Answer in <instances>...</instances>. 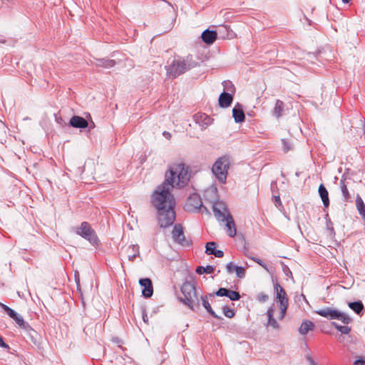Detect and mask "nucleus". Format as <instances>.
Returning <instances> with one entry per match:
<instances>
[{
	"instance_id": "nucleus-1",
	"label": "nucleus",
	"mask_w": 365,
	"mask_h": 365,
	"mask_svg": "<svg viewBox=\"0 0 365 365\" xmlns=\"http://www.w3.org/2000/svg\"><path fill=\"white\" fill-rule=\"evenodd\" d=\"M175 178H178L177 185L180 187L188 182L190 175L183 163L170 169L169 175H165V181L158 186L151 196V203L158 211V222L161 228L170 227L175 220V201L170 192Z\"/></svg>"
},
{
	"instance_id": "nucleus-2",
	"label": "nucleus",
	"mask_w": 365,
	"mask_h": 365,
	"mask_svg": "<svg viewBox=\"0 0 365 365\" xmlns=\"http://www.w3.org/2000/svg\"><path fill=\"white\" fill-rule=\"evenodd\" d=\"M314 313L329 320H339L345 325H340L336 322H331V326L342 334H349L351 330L347 324L352 322V319L345 312L331 307H324L314 311Z\"/></svg>"
},
{
	"instance_id": "nucleus-3",
	"label": "nucleus",
	"mask_w": 365,
	"mask_h": 365,
	"mask_svg": "<svg viewBox=\"0 0 365 365\" xmlns=\"http://www.w3.org/2000/svg\"><path fill=\"white\" fill-rule=\"evenodd\" d=\"M198 63L193 59L192 55L185 58L175 59L172 63L166 68L167 76L171 78H175L186 71L196 67Z\"/></svg>"
},
{
	"instance_id": "nucleus-4",
	"label": "nucleus",
	"mask_w": 365,
	"mask_h": 365,
	"mask_svg": "<svg viewBox=\"0 0 365 365\" xmlns=\"http://www.w3.org/2000/svg\"><path fill=\"white\" fill-rule=\"evenodd\" d=\"M181 292L184 297L180 298V301L184 304L193 311L199 309L200 302L194 282H185L181 287Z\"/></svg>"
},
{
	"instance_id": "nucleus-5",
	"label": "nucleus",
	"mask_w": 365,
	"mask_h": 365,
	"mask_svg": "<svg viewBox=\"0 0 365 365\" xmlns=\"http://www.w3.org/2000/svg\"><path fill=\"white\" fill-rule=\"evenodd\" d=\"M230 162L229 155H223L219 157L212 165V172L221 183L226 182Z\"/></svg>"
},
{
	"instance_id": "nucleus-6",
	"label": "nucleus",
	"mask_w": 365,
	"mask_h": 365,
	"mask_svg": "<svg viewBox=\"0 0 365 365\" xmlns=\"http://www.w3.org/2000/svg\"><path fill=\"white\" fill-rule=\"evenodd\" d=\"M73 231L76 235L88 241L93 246L98 245L99 243V240L95 230L88 222L84 221L79 226L73 227Z\"/></svg>"
},
{
	"instance_id": "nucleus-7",
	"label": "nucleus",
	"mask_w": 365,
	"mask_h": 365,
	"mask_svg": "<svg viewBox=\"0 0 365 365\" xmlns=\"http://www.w3.org/2000/svg\"><path fill=\"white\" fill-rule=\"evenodd\" d=\"M202 207H203L205 211H207V209L202 206V202L200 195L193 193L187 197L185 205V211L188 212H198Z\"/></svg>"
},
{
	"instance_id": "nucleus-8",
	"label": "nucleus",
	"mask_w": 365,
	"mask_h": 365,
	"mask_svg": "<svg viewBox=\"0 0 365 365\" xmlns=\"http://www.w3.org/2000/svg\"><path fill=\"white\" fill-rule=\"evenodd\" d=\"M172 237L173 241L180 245L182 247H189L192 245V242L190 240H187L183 231V227L180 224H175L173 227V230L172 232Z\"/></svg>"
},
{
	"instance_id": "nucleus-9",
	"label": "nucleus",
	"mask_w": 365,
	"mask_h": 365,
	"mask_svg": "<svg viewBox=\"0 0 365 365\" xmlns=\"http://www.w3.org/2000/svg\"><path fill=\"white\" fill-rule=\"evenodd\" d=\"M24 330L25 338L29 340L36 347L40 348L41 346V336L35 331L29 324L22 328Z\"/></svg>"
},
{
	"instance_id": "nucleus-10",
	"label": "nucleus",
	"mask_w": 365,
	"mask_h": 365,
	"mask_svg": "<svg viewBox=\"0 0 365 365\" xmlns=\"http://www.w3.org/2000/svg\"><path fill=\"white\" fill-rule=\"evenodd\" d=\"M212 211L217 220L222 221L227 217V207L225 202L216 200L212 205Z\"/></svg>"
},
{
	"instance_id": "nucleus-11",
	"label": "nucleus",
	"mask_w": 365,
	"mask_h": 365,
	"mask_svg": "<svg viewBox=\"0 0 365 365\" xmlns=\"http://www.w3.org/2000/svg\"><path fill=\"white\" fill-rule=\"evenodd\" d=\"M0 307L21 329L28 324L20 314L7 305L0 303Z\"/></svg>"
},
{
	"instance_id": "nucleus-12",
	"label": "nucleus",
	"mask_w": 365,
	"mask_h": 365,
	"mask_svg": "<svg viewBox=\"0 0 365 365\" xmlns=\"http://www.w3.org/2000/svg\"><path fill=\"white\" fill-rule=\"evenodd\" d=\"M139 284L143 287L142 296L145 298H150L153 294V283L149 278H141Z\"/></svg>"
},
{
	"instance_id": "nucleus-13",
	"label": "nucleus",
	"mask_w": 365,
	"mask_h": 365,
	"mask_svg": "<svg viewBox=\"0 0 365 365\" xmlns=\"http://www.w3.org/2000/svg\"><path fill=\"white\" fill-rule=\"evenodd\" d=\"M193 118L195 123L201 127L202 130L205 129L213 122V119L205 113H196L194 115Z\"/></svg>"
},
{
	"instance_id": "nucleus-14",
	"label": "nucleus",
	"mask_w": 365,
	"mask_h": 365,
	"mask_svg": "<svg viewBox=\"0 0 365 365\" xmlns=\"http://www.w3.org/2000/svg\"><path fill=\"white\" fill-rule=\"evenodd\" d=\"M274 287L276 289V299L279 305H289L288 298L284 288L278 283H276Z\"/></svg>"
},
{
	"instance_id": "nucleus-15",
	"label": "nucleus",
	"mask_w": 365,
	"mask_h": 365,
	"mask_svg": "<svg viewBox=\"0 0 365 365\" xmlns=\"http://www.w3.org/2000/svg\"><path fill=\"white\" fill-rule=\"evenodd\" d=\"M222 222H225L226 232L227 235L231 237H235L237 234V230L232 216L230 213H227V217H225Z\"/></svg>"
},
{
	"instance_id": "nucleus-16",
	"label": "nucleus",
	"mask_w": 365,
	"mask_h": 365,
	"mask_svg": "<svg viewBox=\"0 0 365 365\" xmlns=\"http://www.w3.org/2000/svg\"><path fill=\"white\" fill-rule=\"evenodd\" d=\"M232 117L236 123H242L245 120V115L243 110V106L237 103L232 108Z\"/></svg>"
},
{
	"instance_id": "nucleus-17",
	"label": "nucleus",
	"mask_w": 365,
	"mask_h": 365,
	"mask_svg": "<svg viewBox=\"0 0 365 365\" xmlns=\"http://www.w3.org/2000/svg\"><path fill=\"white\" fill-rule=\"evenodd\" d=\"M233 101V94L226 91L222 92L218 98V104L220 108H226L229 107Z\"/></svg>"
},
{
	"instance_id": "nucleus-18",
	"label": "nucleus",
	"mask_w": 365,
	"mask_h": 365,
	"mask_svg": "<svg viewBox=\"0 0 365 365\" xmlns=\"http://www.w3.org/2000/svg\"><path fill=\"white\" fill-rule=\"evenodd\" d=\"M69 125L75 128H86L88 127V122L81 116L73 115L69 120Z\"/></svg>"
},
{
	"instance_id": "nucleus-19",
	"label": "nucleus",
	"mask_w": 365,
	"mask_h": 365,
	"mask_svg": "<svg viewBox=\"0 0 365 365\" xmlns=\"http://www.w3.org/2000/svg\"><path fill=\"white\" fill-rule=\"evenodd\" d=\"M217 33L216 31L206 29L201 34L202 41L207 45L212 44L217 39Z\"/></svg>"
},
{
	"instance_id": "nucleus-20",
	"label": "nucleus",
	"mask_w": 365,
	"mask_h": 365,
	"mask_svg": "<svg viewBox=\"0 0 365 365\" xmlns=\"http://www.w3.org/2000/svg\"><path fill=\"white\" fill-rule=\"evenodd\" d=\"M208 297H209V295H205V296L201 297L202 305L206 309V311L210 315H212L214 318L217 319H222V318L220 316L217 315L212 309V307L210 306V302H208Z\"/></svg>"
},
{
	"instance_id": "nucleus-21",
	"label": "nucleus",
	"mask_w": 365,
	"mask_h": 365,
	"mask_svg": "<svg viewBox=\"0 0 365 365\" xmlns=\"http://www.w3.org/2000/svg\"><path fill=\"white\" fill-rule=\"evenodd\" d=\"M116 64V62L113 59L109 58H96L95 65L97 67H102L104 68H110L115 66Z\"/></svg>"
},
{
	"instance_id": "nucleus-22",
	"label": "nucleus",
	"mask_w": 365,
	"mask_h": 365,
	"mask_svg": "<svg viewBox=\"0 0 365 365\" xmlns=\"http://www.w3.org/2000/svg\"><path fill=\"white\" fill-rule=\"evenodd\" d=\"M318 192L322 200L324 207H328L329 205V192L324 184L322 183L319 185Z\"/></svg>"
},
{
	"instance_id": "nucleus-23",
	"label": "nucleus",
	"mask_w": 365,
	"mask_h": 365,
	"mask_svg": "<svg viewBox=\"0 0 365 365\" xmlns=\"http://www.w3.org/2000/svg\"><path fill=\"white\" fill-rule=\"evenodd\" d=\"M349 307L352 309L356 314L361 316L364 312V306L361 301L358 300L348 303Z\"/></svg>"
},
{
	"instance_id": "nucleus-24",
	"label": "nucleus",
	"mask_w": 365,
	"mask_h": 365,
	"mask_svg": "<svg viewBox=\"0 0 365 365\" xmlns=\"http://www.w3.org/2000/svg\"><path fill=\"white\" fill-rule=\"evenodd\" d=\"M314 324L310 320H304L299 328V332L302 335H306L309 331L314 329Z\"/></svg>"
},
{
	"instance_id": "nucleus-25",
	"label": "nucleus",
	"mask_w": 365,
	"mask_h": 365,
	"mask_svg": "<svg viewBox=\"0 0 365 365\" xmlns=\"http://www.w3.org/2000/svg\"><path fill=\"white\" fill-rule=\"evenodd\" d=\"M268 321L267 326H270L274 329H279L280 326L277 320L274 318V309L271 307L267 311Z\"/></svg>"
},
{
	"instance_id": "nucleus-26",
	"label": "nucleus",
	"mask_w": 365,
	"mask_h": 365,
	"mask_svg": "<svg viewBox=\"0 0 365 365\" xmlns=\"http://www.w3.org/2000/svg\"><path fill=\"white\" fill-rule=\"evenodd\" d=\"M128 253V258L130 261H133L137 256L139 255V246L138 245H131L126 249Z\"/></svg>"
},
{
	"instance_id": "nucleus-27",
	"label": "nucleus",
	"mask_w": 365,
	"mask_h": 365,
	"mask_svg": "<svg viewBox=\"0 0 365 365\" xmlns=\"http://www.w3.org/2000/svg\"><path fill=\"white\" fill-rule=\"evenodd\" d=\"M356 207L361 217L365 219V204L359 194L356 196Z\"/></svg>"
},
{
	"instance_id": "nucleus-28",
	"label": "nucleus",
	"mask_w": 365,
	"mask_h": 365,
	"mask_svg": "<svg viewBox=\"0 0 365 365\" xmlns=\"http://www.w3.org/2000/svg\"><path fill=\"white\" fill-rule=\"evenodd\" d=\"M345 180H346V178L344 175L341 177L339 184H340L341 190V192L343 195L344 200L346 202H348L351 199V195L349 194V192L348 190L346 185L345 184Z\"/></svg>"
},
{
	"instance_id": "nucleus-29",
	"label": "nucleus",
	"mask_w": 365,
	"mask_h": 365,
	"mask_svg": "<svg viewBox=\"0 0 365 365\" xmlns=\"http://www.w3.org/2000/svg\"><path fill=\"white\" fill-rule=\"evenodd\" d=\"M284 103L283 101L280 100H277L275 103V106L274 108L273 115L276 118H279L282 116L283 110H284Z\"/></svg>"
},
{
	"instance_id": "nucleus-30",
	"label": "nucleus",
	"mask_w": 365,
	"mask_h": 365,
	"mask_svg": "<svg viewBox=\"0 0 365 365\" xmlns=\"http://www.w3.org/2000/svg\"><path fill=\"white\" fill-rule=\"evenodd\" d=\"M214 269H215V268L212 265H207L206 267L198 266L196 268V272L198 274H202L204 273L211 274L214 272Z\"/></svg>"
},
{
	"instance_id": "nucleus-31",
	"label": "nucleus",
	"mask_w": 365,
	"mask_h": 365,
	"mask_svg": "<svg viewBox=\"0 0 365 365\" xmlns=\"http://www.w3.org/2000/svg\"><path fill=\"white\" fill-rule=\"evenodd\" d=\"M222 85H223L225 91H227L226 92H228V93L234 95L235 88L234 84L231 81H225L222 82Z\"/></svg>"
},
{
	"instance_id": "nucleus-32",
	"label": "nucleus",
	"mask_w": 365,
	"mask_h": 365,
	"mask_svg": "<svg viewBox=\"0 0 365 365\" xmlns=\"http://www.w3.org/2000/svg\"><path fill=\"white\" fill-rule=\"evenodd\" d=\"M217 243L215 242H209L205 245V253L208 255H212L213 252L215 251Z\"/></svg>"
},
{
	"instance_id": "nucleus-33",
	"label": "nucleus",
	"mask_w": 365,
	"mask_h": 365,
	"mask_svg": "<svg viewBox=\"0 0 365 365\" xmlns=\"http://www.w3.org/2000/svg\"><path fill=\"white\" fill-rule=\"evenodd\" d=\"M227 297H228L231 301H237L241 298L240 293L237 291L228 289Z\"/></svg>"
},
{
	"instance_id": "nucleus-34",
	"label": "nucleus",
	"mask_w": 365,
	"mask_h": 365,
	"mask_svg": "<svg viewBox=\"0 0 365 365\" xmlns=\"http://www.w3.org/2000/svg\"><path fill=\"white\" fill-rule=\"evenodd\" d=\"M229 289L220 287L215 293L209 294V297H213L215 295L217 297H226Z\"/></svg>"
},
{
	"instance_id": "nucleus-35",
	"label": "nucleus",
	"mask_w": 365,
	"mask_h": 365,
	"mask_svg": "<svg viewBox=\"0 0 365 365\" xmlns=\"http://www.w3.org/2000/svg\"><path fill=\"white\" fill-rule=\"evenodd\" d=\"M222 312L224 315L227 318H232L235 315V312L233 309L228 307L227 306H224L222 307Z\"/></svg>"
},
{
	"instance_id": "nucleus-36",
	"label": "nucleus",
	"mask_w": 365,
	"mask_h": 365,
	"mask_svg": "<svg viewBox=\"0 0 365 365\" xmlns=\"http://www.w3.org/2000/svg\"><path fill=\"white\" fill-rule=\"evenodd\" d=\"M235 271L238 278H244L245 276V268L242 266H235Z\"/></svg>"
},
{
	"instance_id": "nucleus-37",
	"label": "nucleus",
	"mask_w": 365,
	"mask_h": 365,
	"mask_svg": "<svg viewBox=\"0 0 365 365\" xmlns=\"http://www.w3.org/2000/svg\"><path fill=\"white\" fill-rule=\"evenodd\" d=\"M250 259H252L254 262H255L256 263H257L259 265H260L262 267H263L265 270L269 271L267 265L261 259L252 256V257H250Z\"/></svg>"
},
{
	"instance_id": "nucleus-38",
	"label": "nucleus",
	"mask_w": 365,
	"mask_h": 365,
	"mask_svg": "<svg viewBox=\"0 0 365 365\" xmlns=\"http://www.w3.org/2000/svg\"><path fill=\"white\" fill-rule=\"evenodd\" d=\"M287 308H288V305H284V304L279 305V309H280V315L279 317V320H282L284 319V317L286 314Z\"/></svg>"
},
{
	"instance_id": "nucleus-39",
	"label": "nucleus",
	"mask_w": 365,
	"mask_h": 365,
	"mask_svg": "<svg viewBox=\"0 0 365 365\" xmlns=\"http://www.w3.org/2000/svg\"><path fill=\"white\" fill-rule=\"evenodd\" d=\"M282 142L283 145V150L285 153H287L288 151L292 150L291 145L288 141H287L285 139H282Z\"/></svg>"
},
{
	"instance_id": "nucleus-40",
	"label": "nucleus",
	"mask_w": 365,
	"mask_h": 365,
	"mask_svg": "<svg viewBox=\"0 0 365 365\" xmlns=\"http://www.w3.org/2000/svg\"><path fill=\"white\" fill-rule=\"evenodd\" d=\"M326 222H327V230H329L330 231L331 235H335V231H334V227H333L332 222L331 221L330 219H328V220H327Z\"/></svg>"
},
{
	"instance_id": "nucleus-41",
	"label": "nucleus",
	"mask_w": 365,
	"mask_h": 365,
	"mask_svg": "<svg viewBox=\"0 0 365 365\" xmlns=\"http://www.w3.org/2000/svg\"><path fill=\"white\" fill-rule=\"evenodd\" d=\"M257 299L260 302H264L268 299V295L263 292H260L257 294Z\"/></svg>"
},
{
	"instance_id": "nucleus-42",
	"label": "nucleus",
	"mask_w": 365,
	"mask_h": 365,
	"mask_svg": "<svg viewBox=\"0 0 365 365\" xmlns=\"http://www.w3.org/2000/svg\"><path fill=\"white\" fill-rule=\"evenodd\" d=\"M222 30H223V32L224 31H227V36L228 38H232L233 37V35H234V33L232 30H230V28L227 27V26H222L221 28Z\"/></svg>"
},
{
	"instance_id": "nucleus-43",
	"label": "nucleus",
	"mask_w": 365,
	"mask_h": 365,
	"mask_svg": "<svg viewBox=\"0 0 365 365\" xmlns=\"http://www.w3.org/2000/svg\"><path fill=\"white\" fill-rule=\"evenodd\" d=\"M236 265H234L232 262H229L226 265L227 272L231 274L233 271H235V268Z\"/></svg>"
},
{
	"instance_id": "nucleus-44",
	"label": "nucleus",
	"mask_w": 365,
	"mask_h": 365,
	"mask_svg": "<svg viewBox=\"0 0 365 365\" xmlns=\"http://www.w3.org/2000/svg\"><path fill=\"white\" fill-rule=\"evenodd\" d=\"M243 252H244V255L247 258L250 259V257H252V256L250 255L249 247L246 242H245L244 246H243Z\"/></svg>"
},
{
	"instance_id": "nucleus-45",
	"label": "nucleus",
	"mask_w": 365,
	"mask_h": 365,
	"mask_svg": "<svg viewBox=\"0 0 365 365\" xmlns=\"http://www.w3.org/2000/svg\"><path fill=\"white\" fill-rule=\"evenodd\" d=\"M354 365H365V358L360 356L358 359L354 361Z\"/></svg>"
},
{
	"instance_id": "nucleus-46",
	"label": "nucleus",
	"mask_w": 365,
	"mask_h": 365,
	"mask_svg": "<svg viewBox=\"0 0 365 365\" xmlns=\"http://www.w3.org/2000/svg\"><path fill=\"white\" fill-rule=\"evenodd\" d=\"M212 255H214L216 257L220 258V257H222L224 256V252L222 250H215V251L213 252Z\"/></svg>"
},
{
	"instance_id": "nucleus-47",
	"label": "nucleus",
	"mask_w": 365,
	"mask_h": 365,
	"mask_svg": "<svg viewBox=\"0 0 365 365\" xmlns=\"http://www.w3.org/2000/svg\"><path fill=\"white\" fill-rule=\"evenodd\" d=\"M0 347L4 348L6 349H10L9 346L6 343H5L4 338L1 336H0Z\"/></svg>"
},
{
	"instance_id": "nucleus-48",
	"label": "nucleus",
	"mask_w": 365,
	"mask_h": 365,
	"mask_svg": "<svg viewBox=\"0 0 365 365\" xmlns=\"http://www.w3.org/2000/svg\"><path fill=\"white\" fill-rule=\"evenodd\" d=\"M142 317H143V322L145 323V324H148V315L146 314V311L145 309H143L142 311Z\"/></svg>"
},
{
	"instance_id": "nucleus-49",
	"label": "nucleus",
	"mask_w": 365,
	"mask_h": 365,
	"mask_svg": "<svg viewBox=\"0 0 365 365\" xmlns=\"http://www.w3.org/2000/svg\"><path fill=\"white\" fill-rule=\"evenodd\" d=\"M274 202H275V204H276L277 207L282 205L281 200H280V197H279V195L274 196Z\"/></svg>"
},
{
	"instance_id": "nucleus-50",
	"label": "nucleus",
	"mask_w": 365,
	"mask_h": 365,
	"mask_svg": "<svg viewBox=\"0 0 365 365\" xmlns=\"http://www.w3.org/2000/svg\"><path fill=\"white\" fill-rule=\"evenodd\" d=\"M163 135L167 139H170L171 138V134L168 131H164Z\"/></svg>"
},
{
	"instance_id": "nucleus-51",
	"label": "nucleus",
	"mask_w": 365,
	"mask_h": 365,
	"mask_svg": "<svg viewBox=\"0 0 365 365\" xmlns=\"http://www.w3.org/2000/svg\"><path fill=\"white\" fill-rule=\"evenodd\" d=\"M307 360L309 361L310 364L311 365H317V364L315 363V361L312 359L311 356H307Z\"/></svg>"
},
{
	"instance_id": "nucleus-52",
	"label": "nucleus",
	"mask_w": 365,
	"mask_h": 365,
	"mask_svg": "<svg viewBox=\"0 0 365 365\" xmlns=\"http://www.w3.org/2000/svg\"><path fill=\"white\" fill-rule=\"evenodd\" d=\"M94 127H95V124L93 122H92L91 125L88 124V128H89V130H91V129H93Z\"/></svg>"
},
{
	"instance_id": "nucleus-53",
	"label": "nucleus",
	"mask_w": 365,
	"mask_h": 365,
	"mask_svg": "<svg viewBox=\"0 0 365 365\" xmlns=\"http://www.w3.org/2000/svg\"><path fill=\"white\" fill-rule=\"evenodd\" d=\"M344 4H348L351 0H341Z\"/></svg>"
},
{
	"instance_id": "nucleus-54",
	"label": "nucleus",
	"mask_w": 365,
	"mask_h": 365,
	"mask_svg": "<svg viewBox=\"0 0 365 365\" xmlns=\"http://www.w3.org/2000/svg\"><path fill=\"white\" fill-rule=\"evenodd\" d=\"M160 1L161 2H164V3H166L168 4L170 6H171L168 1H165V0H160Z\"/></svg>"
},
{
	"instance_id": "nucleus-55",
	"label": "nucleus",
	"mask_w": 365,
	"mask_h": 365,
	"mask_svg": "<svg viewBox=\"0 0 365 365\" xmlns=\"http://www.w3.org/2000/svg\"><path fill=\"white\" fill-rule=\"evenodd\" d=\"M113 341L119 342V341H120V340H119L118 338H116V339H113Z\"/></svg>"
},
{
	"instance_id": "nucleus-56",
	"label": "nucleus",
	"mask_w": 365,
	"mask_h": 365,
	"mask_svg": "<svg viewBox=\"0 0 365 365\" xmlns=\"http://www.w3.org/2000/svg\"><path fill=\"white\" fill-rule=\"evenodd\" d=\"M76 281L77 284L78 285L79 279H76Z\"/></svg>"
},
{
	"instance_id": "nucleus-57",
	"label": "nucleus",
	"mask_w": 365,
	"mask_h": 365,
	"mask_svg": "<svg viewBox=\"0 0 365 365\" xmlns=\"http://www.w3.org/2000/svg\"><path fill=\"white\" fill-rule=\"evenodd\" d=\"M0 42L4 43H5V41L4 40H1V41H0Z\"/></svg>"
},
{
	"instance_id": "nucleus-58",
	"label": "nucleus",
	"mask_w": 365,
	"mask_h": 365,
	"mask_svg": "<svg viewBox=\"0 0 365 365\" xmlns=\"http://www.w3.org/2000/svg\"><path fill=\"white\" fill-rule=\"evenodd\" d=\"M364 132L365 133V123H364Z\"/></svg>"
}]
</instances>
